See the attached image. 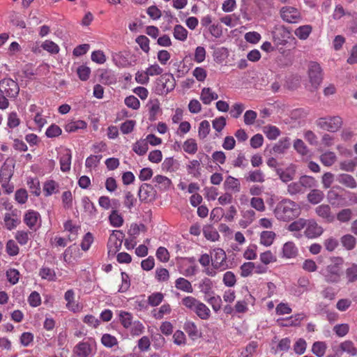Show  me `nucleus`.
<instances>
[{
  "mask_svg": "<svg viewBox=\"0 0 357 357\" xmlns=\"http://www.w3.org/2000/svg\"><path fill=\"white\" fill-rule=\"evenodd\" d=\"M273 213L278 220L289 222L301 215V208L296 202L285 198L277 203Z\"/></svg>",
  "mask_w": 357,
  "mask_h": 357,
  "instance_id": "nucleus-1",
  "label": "nucleus"
},
{
  "mask_svg": "<svg viewBox=\"0 0 357 357\" xmlns=\"http://www.w3.org/2000/svg\"><path fill=\"white\" fill-rule=\"evenodd\" d=\"M176 86V80L171 73H164L158 77L154 84L153 91L155 94L165 96L173 91Z\"/></svg>",
  "mask_w": 357,
  "mask_h": 357,
  "instance_id": "nucleus-2",
  "label": "nucleus"
},
{
  "mask_svg": "<svg viewBox=\"0 0 357 357\" xmlns=\"http://www.w3.org/2000/svg\"><path fill=\"white\" fill-rule=\"evenodd\" d=\"M14 164L8 159L3 164L0 170V183L6 194H10L13 192L14 187L9 183L11 177L13 175Z\"/></svg>",
  "mask_w": 357,
  "mask_h": 357,
  "instance_id": "nucleus-3",
  "label": "nucleus"
},
{
  "mask_svg": "<svg viewBox=\"0 0 357 357\" xmlns=\"http://www.w3.org/2000/svg\"><path fill=\"white\" fill-rule=\"evenodd\" d=\"M336 261V264H329L321 271V274L327 282L337 283L340 280V268L338 264H342L343 260L337 257Z\"/></svg>",
  "mask_w": 357,
  "mask_h": 357,
  "instance_id": "nucleus-4",
  "label": "nucleus"
},
{
  "mask_svg": "<svg viewBox=\"0 0 357 357\" xmlns=\"http://www.w3.org/2000/svg\"><path fill=\"white\" fill-rule=\"evenodd\" d=\"M211 265L219 271H224L229 268L227 261V255L224 250L220 248L213 249L211 252Z\"/></svg>",
  "mask_w": 357,
  "mask_h": 357,
  "instance_id": "nucleus-5",
  "label": "nucleus"
},
{
  "mask_svg": "<svg viewBox=\"0 0 357 357\" xmlns=\"http://www.w3.org/2000/svg\"><path fill=\"white\" fill-rule=\"evenodd\" d=\"M0 92L8 98H15L20 92V87L15 81L10 78L0 80Z\"/></svg>",
  "mask_w": 357,
  "mask_h": 357,
  "instance_id": "nucleus-6",
  "label": "nucleus"
},
{
  "mask_svg": "<svg viewBox=\"0 0 357 357\" xmlns=\"http://www.w3.org/2000/svg\"><path fill=\"white\" fill-rule=\"evenodd\" d=\"M317 124L323 130L335 132L341 128L342 120L340 116L320 118L317 120Z\"/></svg>",
  "mask_w": 357,
  "mask_h": 357,
  "instance_id": "nucleus-7",
  "label": "nucleus"
},
{
  "mask_svg": "<svg viewBox=\"0 0 357 357\" xmlns=\"http://www.w3.org/2000/svg\"><path fill=\"white\" fill-rule=\"evenodd\" d=\"M324 232V229L314 219H307L303 236L308 239H315L320 237Z\"/></svg>",
  "mask_w": 357,
  "mask_h": 357,
  "instance_id": "nucleus-8",
  "label": "nucleus"
},
{
  "mask_svg": "<svg viewBox=\"0 0 357 357\" xmlns=\"http://www.w3.org/2000/svg\"><path fill=\"white\" fill-rule=\"evenodd\" d=\"M308 76L311 84L314 88H317L323 79L322 70L318 63L315 61L310 62L308 65Z\"/></svg>",
  "mask_w": 357,
  "mask_h": 357,
  "instance_id": "nucleus-9",
  "label": "nucleus"
},
{
  "mask_svg": "<svg viewBox=\"0 0 357 357\" xmlns=\"http://www.w3.org/2000/svg\"><path fill=\"white\" fill-rule=\"evenodd\" d=\"M280 13L281 18L288 23H298L302 19L300 11L292 6H284Z\"/></svg>",
  "mask_w": 357,
  "mask_h": 357,
  "instance_id": "nucleus-10",
  "label": "nucleus"
},
{
  "mask_svg": "<svg viewBox=\"0 0 357 357\" xmlns=\"http://www.w3.org/2000/svg\"><path fill=\"white\" fill-rule=\"evenodd\" d=\"M333 351L337 356H341L343 353H347L352 356H357V348L351 340H346L341 342L338 347H333Z\"/></svg>",
  "mask_w": 357,
  "mask_h": 357,
  "instance_id": "nucleus-11",
  "label": "nucleus"
},
{
  "mask_svg": "<svg viewBox=\"0 0 357 357\" xmlns=\"http://www.w3.org/2000/svg\"><path fill=\"white\" fill-rule=\"evenodd\" d=\"M304 313H298L285 319H278V323L283 327L297 326L305 318Z\"/></svg>",
  "mask_w": 357,
  "mask_h": 357,
  "instance_id": "nucleus-12",
  "label": "nucleus"
},
{
  "mask_svg": "<svg viewBox=\"0 0 357 357\" xmlns=\"http://www.w3.org/2000/svg\"><path fill=\"white\" fill-rule=\"evenodd\" d=\"M40 218V215L38 212L33 210H29L24 215V222L31 230L36 231L37 223Z\"/></svg>",
  "mask_w": 357,
  "mask_h": 357,
  "instance_id": "nucleus-13",
  "label": "nucleus"
},
{
  "mask_svg": "<svg viewBox=\"0 0 357 357\" xmlns=\"http://www.w3.org/2000/svg\"><path fill=\"white\" fill-rule=\"evenodd\" d=\"M315 213L325 222H332L335 219V217L331 212V207L328 204H321L317 206L315 208Z\"/></svg>",
  "mask_w": 357,
  "mask_h": 357,
  "instance_id": "nucleus-14",
  "label": "nucleus"
},
{
  "mask_svg": "<svg viewBox=\"0 0 357 357\" xmlns=\"http://www.w3.org/2000/svg\"><path fill=\"white\" fill-rule=\"evenodd\" d=\"M291 37V31L285 26H281L274 33L273 38L278 45H284Z\"/></svg>",
  "mask_w": 357,
  "mask_h": 357,
  "instance_id": "nucleus-15",
  "label": "nucleus"
},
{
  "mask_svg": "<svg viewBox=\"0 0 357 357\" xmlns=\"http://www.w3.org/2000/svg\"><path fill=\"white\" fill-rule=\"evenodd\" d=\"M72 153L70 149H66L61 153L59 158L60 169L63 172H68L70 169Z\"/></svg>",
  "mask_w": 357,
  "mask_h": 357,
  "instance_id": "nucleus-16",
  "label": "nucleus"
},
{
  "mask_svg": "<svg viewBox=\"0 0 357 357\" xmlns=\"http://www.w3.org/2000/svg\"><path fill=\"white\" fill-rule=\"evenodd\" d=\"M291 146L290 138L285 137L281 138L277 143L274 144L271 152L275 154H284Z\"/></svg>",
  "mask_w": 357,
  "mask_h": 357,
  "instance_id": "nucleus-17",
  "label": "nucleus"
},
{
  "mask_svg": "<svg viewBox=\"0 0 357 357\" xmlns=\"http://www.w3.org/2000/svg\"><path fill=\"white\" fill-rule=\"evenodd\" d=\"M183 329L192 340H197L202 337V333L199 331L197 325L193 321H186L184 324Z\"/></svg>",
  "mask_w": 357,
  "mask_h": 357,
  "instance_id": "nucleus-18",
  "label": "nucleus"
},
{
  "mask_svg": "<svg viewBox=\"0 0 357 357\" xmlns=\"http://www.w3.org/2000/svg\"><path fill=\"white\" fill-rule=\"evenodd\" d=\"M186 169L188 174L194 178H199L202 175L201 159L199 160H192L189 161Z\"/></svg>",
  "mask_w": 357,
  "mask_h": 357,
  "instance_id": "nucleus-19",
  "label": "nucleus"
},
{
  "mask_svg": "<svg viewBox=\"0 0 357 357\" xmlns=\"http://www.w3.org/2000/svg\"><path fill=\"white\" fill-rule=\"evenodd\" d=\"M307 224V219L305 218H299L296 220H294L291 224L289 225L287 229L289 231H296L299 232L303 229H305V227ZM303 235L301 233H296L294 234V236L299 238L303 236Z\"/></svg>",
  "mask_w": 357,
  "mask_h": 357,
  "instance_id": "nucleus-20",
  "label": "nucleus"
},
{
  "mask_svg": "<svg viewBox=\"0 0 357 357\" xmlns=\"http://www.w3.org/2000/svg\"><path fill=\"white\" fill-rule=\"evenodd\" d=\"M139 199L143 202L154 196L153 187L149 183H143L141 185L138 192Z\"/></svg>",
  "mask_w": 357,
  "mask_h": 357,
  "instance_id": "nucleus-21",
  "label": "nucleus"
},
{
  "mask_svg": "<svg viewBox=\"0 0 357 357\" xmlns=\"http://www.w3.org/2000/svg\"><path fill=\"white\" fill-rule=\"evenodd\" d=\"M155 186L160 190H167L171 188L172 181L167 176L162 175H156L153 178Z\"/></svg>",
  "mask_w": 357,
  "mask_h": 357,
  "instance_id": "nucleus-22",
  "label": "nucleus"
},
{
  "mask_svg": "<svg viewBox=\"0 0 357 357\" xmlns=\"http://www.w3.org/2000/svg\"><path fill=\"white\" fill-rule=\"evenodd\" d=\"M337 181L347 188L354 189L357 187V183L350 174H340L336 178Z\"/></svg>",
  "mask_w": 357,
  "mask_h": 357,
  "instance_id": "nucleus-23",
  "label": "nucleus"
},
{
  "mask_svg": "<svg viewBox=\"0 0 357 357\" xmlns=\"http://www.w3.org/2000/svg\"><path fill=\"white\" fill-rule=\"evenodd\" d=\"M224 189L226 191H231L233 192H238L241 190V184L238 179L228 176L224 182Z\"/></svg>",
  "mask_w": 357,
  "mask_h": 357,
  "instance_id": "nucleus-24",
  "label": "nucleus"
},
{
  "mask_svg": "<svg viewBox=\"0 0 357 357\" xmlns=\"http://www.w3.org/2000/svg\"><path fill=\"white\" fill-rule=\"evenodd\" d=\"M298 254V248L294 243L288 241L283 245L282 257L286 259H292L296 257Z\"/></svg>",
  "mask_w": 357,
  "mask_h": 357,
  "instance_id": "nucleus-25",
  "label": "nucleus"
},
{
  "mask_svg": "<svg viewBox=\"0 0 357 357\" xmlns=\"http://www.w3.org/2000/svg\"><path fill=\"white\" fill-rule=\"evenodd\" d=\"M74 351L79 357H88L91 354L92 349L89 343L81 342L75 347Z\"/></svg>",
  "mask_w": 357,
  "mask_h": 357,
  "instance_id": "nucleus-26",
  "label": "nucleus"
},
{
  "mask_svg": "<svg viewBox=\"0 0 357 357\" xmlns=\"http://www.w3.org/2000/svg\"><path fill=\"white\" fill-rule=\"evenodd\" d=\"M312 31V26L310 24H305L298 26L294 30L295 36L301 40L308 38Z\"/></svg>",
  "mask_w": 357,
  "mask_h": 357,
  "instance_id": "nucleus-27",
  "label": "nucleus"
},
{
  "mask_svg": "<svg viewBox=\"0 0 357 357\" xmlns=\"http://www.w3.org/2000/svg\"><path fill=\"white\" fill-rule=\"evenodd\" d=\"M178 161L173 158H166L162 163V169L165 172H174L179 169Z\"/></svg>",
  "mask_w": 357,
  "mask_h": 357,
  "instance_id": "nucleus-28",
  "label": "nucleus"
},
{
  "mask_svg": "<svg viewBox=\"0 0 357 357\" xmlns=\"http://www.w3.org/2000/svg\"><path fill=\"white\" fill-rule=\"evenodd\" d=\"M175 287L186 293H192L193 288L191 282L184 278H178L175 281Z\"/></svg>",
  "mask_w": 357,
  "mask_h": 357,
  "instance_id": "nucleus-29",
  "label": "nucleus"
},
{
  "mask_svg": "<svg viewBox=\"0 0 357 357\" xmlns=\"http://www.w3.org/2000/svg\"><path fill=\"white\" fill-rule=\"evenodd\" d=\"M342 247L347 250H352L356 245V238L351 234H344L340 238Z\"/></svg>",
  "mask_w": 357,
  "mask_h": 357,
  "instance_id": "nucleus-30",
  "label": "nucleus"
},
{
  "mask_svg": "<svg viewBox=\"0 0 357 357\" xmlns=\"http://www.w3.org/2000/svg\"><path fill=\"white\" fill-rule=\"evenodd\" d=\"M243 219L240 220L239 225L243 228H246L255 219L256 213L252 210H247L242 212Z\"/></svg>",
  "mask_w": 357,
  "mask_h": 357,
  "instance_id": "nucleus-31",
  "label": "nucleus"
},
{
  "mask_svg": "<svg viewBox=\"0 0 357 357\" xmlns=\"http://www.w3.org/2000/svg\"><path fill=\"white\" fill-rule=\"evenodd\" d=\"M172 312V308L169 304H163L159 308L153 309L151 311L153 317L155 319H161L165 315L169 314Z\"/></svg>",
  "mask_w": 357,
  "mask_h": 357,
  "instance_id": "nucleus-32",
  "label": "nucleus"
},
{
  "mask_svg": "<svg viewBox=\"0 0 357 357\" xmlns=\"http://www.w3.org/2000/svg\"><path fill=\"white\" fill-rule=\"evenodd\" d=\"M59 185L54 180H49L44 183L43 192L46 197H49L59 192Z\"/></svg>",
  "mask_w": 357,
  "mask_h": 357,
  "instance_id": "nucleus-33",
  "label": "nucleus"
},
{
  "mask_svg": "<svg viewBox=\"0 0 357 357\" xmlns=\"http://www.w3.org/2000/svg\"><path fill=\"white\" fill-rule=\"evenodd\" d=\"M245 178L248 182L263 183L265 181V176L262 171L260 169H256L254 171H250Z\"/></svg>",
  "mask_w": 357,
  "mask_h": 357,
  "instance_id": "nucleus-34",
  "label": "nucleus"
},
{
  "mask_svg": "<svg viewBox=\"0 0 357 357\" xmlns=\"http://www.w3.org/2000/svg\"><path fill=\"white\" fill-rule=\"evenodd\" d=\"M213 284L211 279L208 278H203L199 283V289L200 291L205 295H211L213 294Z\"/></svg>",
  "mask_w": 357,
  "mask_h": 357,
  "instance_id": "nucleus-35",
  "label": "nucleus"
},
{
  "mask_svg": "<svg viewBox=\"0 0 357 357\" xmlns=\"http://www.w3.org/2000/svg\"><path fill=\"white\" fill-rule=\"evenodd\" d=\"M147 106L149 107V120L154 121L160 109V102L158 99L149 100Z\"/></svg>",
  "mask_w": 357,
  "mask_h": 357,
  "instance_id": "nucleus-36",
  "label": "nucleus"
},
{
  "mask_svg": "<svg viewBox=\"0 0 357 357\" xmlns=\"http://www.w3.org/2000/svg\"><path fill=\"white\" fill-rule=\"evenodd\" d=\"M319 160L324 166L331 167L336 162L337 157L334 152L326 151L320 155Z\"/></svg>",
  "mask_w": 357,
  "mask_h": 357,
  "instance_id": "nucleus-37",
  "label": "nucleus"
},
{
  "mask_svg": "<svg viewBox=\"0 0 357 357\" xmlns=\"http://www.w3.org/2000/svg\"><path fill=\"white\" fill-rule=\"evenodd\" d=\"M324 198V192L317 189L312 190L307 195V200L312 204L320 203Z\"/></svg>",
  "mask_w": 357,
  "mask_h": 357,
  "instance_id": "nucleus-38",
  "label": "nucleus"
},
{
  "mask_svg": "<svg viewBox=\"0 0 357 357\" xmlns=\"http://www.w3.org/2000/svg\"><path fill=\"white\" fill-rule=\"evenodd\" d=\"M148 149V142L145 139L138 140L132 146L133 151L139 155H144L146 154Z\"/></svg>",
  "mask_w": 357,
  "mask_h": 357,
  "instance_id": "nucleus-39",
  "label": "nucleus"
},
{
  "mask_svg": "<svg viewBox=\"0 0 357 357\" xmlns=\"http://www.w3.org/2000/svg\"><path fill=\"white\" fill-rule=\"evenodd\" d=\"M86 123L84 121H76L68 123L65 126V130L68 132H76L80 129H84L86 128Z\"/></svg>",
  "mask_w": 357,
  "mask_h": 357,
  "instance_id": "nucleus-40",
  "label": "nucleus"
},
{
  "mask_svg": "<svg viewBox=\"0 0 357 357\" xmlns=\"http://www.w3.org/2000/svg\"><path fill=\"white\" fill-rule=\"evenodd\" d=\"M327 345L325 342L317 341L313 343L312 352L317 357H323L326 353Z\"/></svg>",
  "mask_w": 357,
  "mask_h": 357,
  "instance_id": "nucleus-41",
  "label": "nucleus"
},
{
  "mask_svg": "<svg viewBox=\"0 0 357 357\" xmlns=\"http://www.w3.org/2000/svg\"><path fill=\"white\" fill-rule=\"evenodd\" d=\"M263 132L266 137L270 140H274L280 135V129L275 126H267L263 129Z\"/></svg>",
  "mask_w": 357,
  "mask_h": 357,
  "instance_id": "nucleus-42",
  "label": "nucleus"
},
{
  "mask_svg": "<svg viewBox=\"0 0 357 357\" xmlns=\"http://www.w3.org/2000/svg\"><path fill=\"white\" fill-rule=\"evenodd\" d=\"M39 275L42 279L47 280L48 281H56V275L54 270L46 266H43L40 269Z\"/></svg>",
  "mask_w": 357,
  "mask_h": 357,
  "instance_id": "nucleus-43",
  "label": "nucleus"
},
{
  "mask_svg": "<svg viewBox=\"0 0 357 357\" xmlns=\"http://www.w3.org/2000/svg\"><path fill=\"white\" fill-rule=\"evenodd\" d=\"M275 238V232L272 231H264L260 234V243L265 246H270Z\"/></svg>",
  "mask_w": 357,
  "mask_h": 357,
  "instance_id": "nucleus-44",
  "label": "nucleus"
},
{
  "mask_svg": "<svg viewBox=\"0 0 357 357\" xmlns=\"http://www.w3.org/2000/svg\"><path fill=\"white\" fill-rule=\"evenodd\" d=\"M187 29L180 24H177L174 28V37L180 41H185L188 37Z\"/></svg>",
  "mask_w": 357,
  "mask_h": 357,
  "instance_id": "nucleus-45",
  "label": "nucleus"
},
{
  "mask_svg": "<svg viewBox=\"0 0 357 357\" xmlns=\"http://www.w3.org/2000/svg\"><path fill=\"white\" fill-rule=\"evenodd\" d=\"M183 148L184 151L189 154H195L198 149L197 144L195 139L192 138L185 140L183 143Z\"/></svg>",
  "mask_w": 357,
  "mask_h": 357,
  "instance_id": "nucleus-46",
  "label": "nucleus"
},
{
  "mask_svg": "<svg viewBox=\"0 0 357 357\" xmlns=\"http://www.w3.org/2000/svg\"><path fill=\"white\" fill-rule=\"evenodd\" d=\"M41 47L44 50L52 54H58L60 50V48L58 46V45H56L53 41L49 40H46L45 41H44L41 45Z\"/></svg>",
  "mask_w": 357,
  "mask_h": 357,
  "instance_id": "nucleus-47",
  "label": "nucleus"
},
{
  "mask_svg": "<svg viewBox=\"0 0 357 357\" xmlns=\"http://www.w3.org/2000/svg\"><path fill=\"white\" fill-rule=\"evenodd\" d=\"M130 333L133 336H139L144 331V326L139 321H133L129 326Z\"/></svg>",
  "mask_w": 357,
  "mask_h": 357,
  "instance_id": "nucleus-48",
  "label": "nucleus"
},
{
  "mask_svg": "<svg viewBox=\"0 0 357 357\" xmlns=\"http://www.w3.org/2000/svg\"><path fill=\"white\" fill-rule=\"evenodd\" d=\"M259 259L264 265H268L277 261V257L271 251L267 250L260 254Z\"/></svg>",
  "mask_w": 357,
  "mask_h": 357,
  "instance_id": "nucleus-49",
  "label": "nucleus"
},
{
  "mask_svg": "<svg viewBox=\"0 0 357 357\" xmlns=\"http://www.w3.org/2000/svg\"><path fill=\"white\" fill-rule=\"evenodd\" d=\"M3 221L5 227L8 230H12L15 229L20 223V220L17 218H13L11 214L6 213L3 217Z\"/></svg>",
  "mask_w": 357,
  "mask_h": 357,
  "instance_id": "nucleus-50",
  "label": "nucleus"
},
{
  "mask_svg": "<svg viewBox=\"0 0 357 357\" xmlns=\"http://www.w3.org/2000/svg\"><path fill=\"white\" fill-rule=\"evenodd\" d=\"M206 302L211 305L213 311L218 312L222 307V299L220 296H213L206 298Z\"/></svg>",
  "mask_w": 357,
  "mask_h": 357,
  "instance_id": "nucleus-51",
  "label": "nucleus"
},
{
  "mask_svg": "<svg viewBox=\"0 0 357 357\" xmlns=\"http://www.w3.org/2000/svg\"><path fill=\"white\" fill-rule=\"evenodd\" d=\"M211 130L210 123L207 120H204L199 123L198 135L200 139L206 138Z\"/></svg>",
  "mask_w": 357,
  "mask_h": 357,
  "instance_id": "nucleus-52",
  "label": "nucleus"
},
{
  "mask_svg": "<svg viewBox=\"0 0 357 357\" xmlns=\"http://www.w3.org/2000/svg\"><path fill=\"white\" fill-rule=\"evenodd\" d=\"M339 245V241L333 237L330 236L324 241V246L328 252H333Z\"/></svg>",
  "mask_w": 357,
  "mask_h": 357,
  "instance_id": "nucleus-53",
  "label": "nucleus"
},
{
  "mask_svg": "<svg viewBox=\"0 0 357 357\" xmlns=\"http://www.w3.org/2000/svg\"><path fill=\"white\" fill-rule=\"evenodd\" d=\"M29 234L28 231L18 230L15 234V238L21 245H24L29 240Z\"/></svg>",
  "mask_w": 357,
  "mask_h": 357,
  "instance_id": "nucleus-54",
  "label": "nucleus"
},
{
  "mask_svg": "<svg viewBox=\"0 0 357 357\" xmlns=\"http://www.w3.org/2000/svg\"><path fill=\"white\" fill-rule=\"evenodd\" d=\"M164 295L161 292H155L148 296V303L151 306H158L163 301Z\"/></svg>",
  "mask_w": 357,
  "mask_h": 357,
  "instance_id": "nucleus-55",
  "label": "nucleus"
},
{
  "mask_svg": "<svg viewBox=\"0 0 357 357\" xmlns=\"http://www.w3.org/2000/svg\"><path fill=\"white\" fill-rule=\"evenodd\" d=\"M240 269H241V275L242 277H243V278L248 277L254 272L255 263L254 262H245L241 266Z\"/></svg>",
  "mask_w": 357,
  "mask_h": 357,
  "instance_id": "nucleus-56",
  "label": "nucleus"
},
{
  "mask_svg": "<svg viewBox=\"0 0 357 357\" xmlns=\"http://www.w3.org/2000/svg\"><path fill=\"white\" fill-rule=\"evenodd\" d=\"M222 282L226 287H234L236 283V278L234 273L231 271H227L223 275Z\"/></svg>",
  "mask_w": 357,
  "mask_h": 357,
  "instance_id": "nucleus-57",
  "label": "nucleus"
},
{
  "mask_svg": "<svg viewBox=\"0 0 357 357\" xmlns=\"http://www.w3.org/2000/svg\"><path fill=\"white\" fill-rule=\"evenodd\" d=\"M61 133H62L61 128L59 126H57L54 123H53L50 126H49L45 132L46 136L49 138H54V137H59V135H61Z\"/></svg>",
  "mask_w": 357,
  "mask_h": 357,
  "instance_id": "nucleus-58",
  "label": "nucleus"
},
{
  "mask_svg": "<svg viewBox=\"0 0 357 357\" xmlns=\"http://www.w3.org/2000/svg\"><path fill=\"white\" fill-rule=\"evenodd\" d=\"M294 149L301 155H307L309 150L303 140L297 139L294 142Z\"/></svg>",
  "mask_w": 357,
  "mask_h": 357,
  "instance_id": "nucleus-59",
  "label": "nucleus"
},
{
  "mask_svg": "<svg viewBox=\"0 0 357 357\" xmlns=\"http://www.w3.org/2000/svg\"><path fill=\"white\" fill-rule=\"evenodd\" d=\"M76 71L79 78L82 81H86L89 78V75L91 74V69L88 66L85 65L79 66L77 68Z\"/></svg>",
  "mask_w": 357,
  "mask_h": 357,
  "instance_id": "nucleus-60",
  "label": "nucleus"
},
{
  "mask_svg": "<svg viewBox=\"0 0 357 357\" xmlns=\"http://www.w3.org/2000/svg\"><path fill=\"white\" fill-rule=\"evenodd\" d=\"M135 42L139 45L140 48L146 53L150 50L149 39L144 35L139 36L135 39Z\"/></svg>",
  "mask_w": 357,
  "mask_h": 357,
  "instance_id": "nucleus-61",
  "label": "nucleus"
},
{
  "mask_svg": "<svg viewBox=\"0 0 357 357\" xmlns=\"http://www.w3.org/2000/svg\"><path fill=\"white\" fill-rule=\"evenodd\" d=\"M346 277L350 282L357 280V264H352L351 266L347 268Z\"/></svg>",
  "mask_w": 357,
  "mask_h": 357,
  "instance_id": "nucleus-62",
  "label": "nucleus"
},
{
  "mask_svg": "<svg viewBox=\"0 0 357 357\" xmlns=\"http://www.w3.org/2000/svg\"><path fill=\"white\" fill-rule=\"evenodd\" d=\"M6 278L11 284H15L19 281L20 272L15 268H10L6 271Z\"/></svg>",
  "mask_w": 357,
  "mask_h": 357,
  "instance_id": "nucleus-63",
  "label": "nucleus"
},
{
  "mask_svg": "<svg viewBox=\"0 0 357 357\" xmlns=\"http://www.w3.org/2000/svg\"><path fill=\"white\" fill-rule=\"evenodd\" d=\"M198 301L199 300L193 296H186L181 299V304L186 309L191 310Z\"/></svg>",
  "mask_w": 357,
  "mask_h": 357,
  "instance_id": "nucleus-64",
  "label": "nucleus"
}]
</instances>
